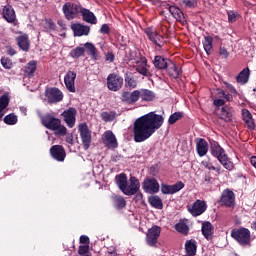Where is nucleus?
<instances>
[{"instance_id": "1", "label": "nucleus", "mask_w": 256, "mask_h": 256, "mask_svg": "<svg viewBox=\"0 0 256 256\" xmlns=\"http://www.w3.org/2000/svg\"><path fill=\"white\" fill-rule=\"evenodd\" d=\"M163 123H165V118L155 112H150L137 118L133 123L135 143H143L153 137V134L163 127Z\"/></svg>"}, {"instance_id": "2", "label": "nucleus", "mask_w": 256, "mask_h": 256, "mask_svg": "<svg viewBox=\"0 0 256 256\" xmlns=\"http://www.w3.org/2000/svg\"><path fill=\"white\" fill-rule=\"evenodd\" d=\"M41 123L50 131H55L56 137H65L67 135V127L61 125V119L55 118L52 114L41 116Z\"/></svg>"}, {"instance_id": "3", "label": "nucleus", "mask_w": 256, "mask_h": 256, "mask_svg": "<svg viewBox=\"0 0 256 256\" xmlns=\"http://www.w3.org/2000/svg\"><path fill=\"white\" fill-rule=\"evenodd\" d=\"M210 151L211 155L218 159L219 163H221L224 169H227V171H233V169H235V164H233V161H231L229 156L226 155L225 149H223L219 143L215 142L212 144Z\"/></svg>"}, {"instance_id": "4", "label": "nucleus", "mask_w": 256, "mask_h": 256, "mask_svg": "<svg viewBox=\"0 0 256 256\" xmlns=\"http://www.w3.org/2000/svg\"><path fill=\"white\" fill-rule=\"evenodd\" d=\"M232 239H235L239 245L242 247H247L251 245V231L247 228H239L231 231Z\"/></svg>"}, {"instance_id": "5", "label": "nucleus", "mask_w": 256, "mask_h": 256, "mask_svg": "<svg viewBox=\"0 0 256 256\" xmlns=\"http://www.w3.org/2000/svg\"><path fill=\"white\" fill-rule=\"evenodd\" d=\"M83 6L81 4L73 3V2H66L62 6V11L67 21H73V19H77L79 14L81 13V9Z\"/></svg>"}, {"instance_id": "6", "label": "nucleus", "mask_w": 256, "mask_h": 256, "mask_svg": "<svg viewBox=\"0 0 256 256\" xmlns=\"http://www.w3.org/2000/svg\"><path fill=\"white\" fill-rule=\"evenodd\" d=\"M78 132L80 134L82 147L85 151H87L89 147H91L92 141L91 131L89 130V126L87 125V123H80L78 125Z\"/></svg>"}, {"instance_id": "7", "label": "nucleus", "mask_w": 256, "mask_h": 256, "mask_svg": "<svg viewBox=\"0 0 256 256\" xmlns=\"http://www.w3.org/2000/svg\"><path fill=\"white\" fill-rule=\"evenodd\" d=\"M186 209L192 217H199L207 211V202L205 200L197 199L193 204H188Z\"/></svg>"}, {"instance_id": "8", "label": "nucleus", "mask_w": 256, "mask_h": 256, "mask_svg": "<svg viewBox=\"0 0 256 256\" xmlns=\"http://www.w3.org/2000/svg\"><path fill=\"white\" fill-rule=\"evenodd\" d=\"M45 97L51 105L61 103L63 101V92L57 87L47 88L45 91Z\"/></svg>"}, {"instance_id": "9", "label": "nucleus", "mask_w": 256, "mask_h": 256, "mask_svg": "<svg viewBox=\"0 0 256 256\" xmlns=\"http://www.w3.org/2000/svg\"><path fill=\"white\" fill-rule=\"evenodd\" d=\"M123 87V77L116 73H111L107 77V88L109 91H119Z\"/></svg>"}, {"instance_id": "10", "label": "nucleus", "mask_w": 256, "mask_h": 256, "mask_svg": "<svg viewBox=\"0 0 256 256\" xmlns=\"http://www.w3.org/2000/svg\"><path fill=\"white\" fill-rule=\"evenodd\" d=\"M161 236V227L155 225L152 226L146 234V243L149 247H155L159 237Z\"/></svg>"}, {"instance_id": "11", "label": "nucleus", "mask_w": 256, "mask_h": 256, "mask_svg": "<svg viewBox=\"0 0 256 256\" xmlns=\"http://www.w3.org/2000/svg\"><path fill=\"white\" fill-rule=\"evenodd\" d=\"M145 35H147L148 39L157 45V47H164L165 45V37L159 32L153 30V28H146L144 31Z\"/></svg>"}, {"instance_id": "12", "label": "nucleus", "mask_w": 256, "mask_h": 256, "mask_svg": "<svg viewBox=\"0 0 256 256\" xmlns=\"http://www.w3.org/2000/svg\"><path fill=\"white\" fill-rule=\"evenodd\" d=\"M218 203L224 207H233L235 205V192L229 188L224 189Z\"/></svg>"}, {"instance_id": "13", "label": "nucleus", "mask_w": 256, "mask_h": 256, "mask_svg": "<svg viewBox=\"0 0 256 256\" xmlns=\"http://www.w3.org/2000/svg\"><path fill=\"white\" fill-rule=\"evenodd\" d=\"M149 64H147V58L140 56L139 60H136L135 71L143 77H153V74L149 71Z\"/></svg>"}, {"instance_id": "14", "label": "nucleus", "mask_w": 256, "mask_h": 256, "mask_svg": "<svg viewBox=\"0 0 256 256\" xmlns=\"http://www.w3.org/2000/svg\"><path fill=\"white\" fill-rule=\"evenodd\" d=\"M62 117L64 118V121L69 129H73V127H75V122L77 121V109L70 107L64 110Z\"/></svg>"}, {"instance_id": "15", "label": "nucleus", "mask_w": 256, "mask_h": 256, "mask_svg": "<svg viewBox=\"0 0 256 256\" xmlns=\"http://www.w3.org/2000/svg\"><path fill=\"white\" fill-rule=\"evenodd\" d=\"M185 188V183L182 181H178L176 184H161V193L163 195H175V193H179L181 189Z\"/></svg>"}, {"instance_id": "16", "label": "nucleus", "mask_w": 256, "mask_h": 256, "mask_svg": "<svg viewBox=\"0 0 256 256\" xmlns=\"http://www.w3.org/2000/svg\"><path fill=\"white\" fill-rule=\"evenodd\" d=\"M234 112L235 110H233V107L225 105L218 109L217 116L218 119H221V121H225V123H231V121H233Z\"/></svg>"}, {"instance_id": "17", "label": "nucleus", "mask_w": 256, "mask_h": 256, "mask_svg": "<svg viewBox=\"0 0 256 256\" xmlns=\"http://www.w3.org/2000/svg\"><path fill=\"white\" fill-rule=\"evenodd\" d=\"M142 188L145 193H157L160 189L159 181L155 178H146L142 183Z\"/></svg>"}, {"instance_id": "18", "label": "nucleus", "mask_w": 256, "mask_h": 256, "mask_svg": "<svg viewBox=\"0 0 256 256\" xmlns=\"http://www.w3.org/2000/svg\"><path fill=\"white\" fill-rule=\"evenodd\" d=\"M102 141L104 145L109 149H117V147H119V144L117 143V137H115V134H113V131L111 130L104 132Z\"/></svg>"}, {"instance_id": "19", "label": "nucleus", "mask_w": 256, "mask_h": 256, "mask_svg": "<svg viewBox=\"0 0 256 256\" xmlns=\"http://www.w3.org/2000/svg\"><path fill=\"white\" fill-rule=\"evenodd\" d=\"M121 101L126 105H135L139 101V90H134L132 92H122Z\"/></svg>"}, {"instance_id": "20", "label": "nucleus", "mask_w": 256, "mask_h": 256, "mask_svg": "<svg viewBox=\"0 0 256 256\" xmlns=\"http://www.w3.org/2000/svg\"><path fill=\"white\" fill-rule=\"evenodd\" d=\"M2 15L3 19H5L7 23H13L14 25H17V14H15V9H13V6H4L2 10Z\"/></svg>"}, {"instance_id": "21", "label": "nucleus", "mask_w": 256, "mask_h": 256, "mask_svg": "<svg viewBox=\"0 0 256 256\" xmlns=\"http://www.w3.org/2000/svg\"><path fill=\"white\" fill-rule=\"evenodd\" d=\"M75 79H77V73L75 71L69 70L64 76L66 89H68L70 93H75Z\"/></svg>"}, {"instance_id": "22", "label": "nucleus", "mask_w": 256, "mask_h": 256, "mask_svg": "<svg viewBox=\"0 0 256 256\" xmlns=\"http://www.w3.org/2000/svg\"><path fill=\"white\" fill-rule=\"evenodd\" d=\"M50 154L53 159L56 161H65V157H67V153L65 152V148L62 145H54L50 148Z\"/></svg>"}, {"instance_id": "23", "label": "nucleus", "mask_w": 256, "mask_h": 256, "mask_svg": "<svg viewBox=\"0 0 256 256\" xmlns=\"http://www.w3.org/2000/svg\"><path fill=\"white\" fill-rule=\"evenodd\" d=\"M74 37H83V35H89L91 32V27L83 25L81 23H74L71 25Z\"/></svg>"}, {"instance_id": "24", "label": "nucleus", "mask_w": 256, "mask_h": 256, "mask_svg": "<svg viewBox=\"0 0 256 256\" xmlns=\"http://www.w3.org/2000/svg\"><path fill=\"white\" fill-rule=\"evenodd\" d=\"M141 187V183L139 179L135 176L130 177V185L126 184V194L128 196L135 195L139 192V188Z\"/></svg>"}, {"instance_id": "25", "label": "nucleus", "mask_w": 256, "mask_h": 256, "mask_svg": "<svg viewBox=\"0 0 256 256\" xmlns=\"http://www.w3.org/2000/svg\"><path fill=\"white\" fill-rule=\"evenodd\" d=\"M196 151L199 157H205L209 152V143L204 138L196 139Z\"/></svg>"}, {"instance_id": "26", "label": "nucleus", "mask_w": 256, "mask_h": 256, "mask_svg": "<svg viewBox=\"0 0 256 256\" xmlns=\"http://www.w3.org/2000/svg\"><path fill=\"white\" fill-rule=\"evenodd\" d=\"M80 15L82 16L83 21L85 23H90V25H97V17L91 10L82 7L80 10Z\"/></svg>"}, {"instance_id": "27", "label": "nucleus", "mask_w": 256, "mask_h": 256, "mask_svg": "<svg viewBox=\"0 0 256 256\" xmlns=\"http://www.w3.org/2000/svg\"><path fill=\"white\" fill-rule=\"evenodd\" d=\"M169 12L171 13L172 17L178 21V23H181L182 25H185L187 23V19H185V14L182 10H180L177 6H169Z\"/></svg>"}, {"instance_id": "28", "label": "nucleus", "mask_w": 256, "mask_h": 256, "mask_svg": "<svg viewBox=\"0 0 256 256\" xmlns=\"http://www.w3.org/2000/svg\"><path fill=\"white\" fill-rule=\"evenodd\" d=\"M169 61H171V59L165 58L161 55H157L154 57L153 65L155 69H159L160 71H163L167 69V66L169 65Z\"/></svg>"}, {"instance_id": "29", "label": "nucleus", "mask_w": 256, "mask_h": 256, "mask_svg": "<svg viewBox=\"0 0 256 256\" xmlns=\"http://www.w3.org/2000/svg\"><path fill=\"white\" fill-rule=\"evenodd\" d=\"M250 77L251 70L249 69V67H246L236 76V83H239V85H247V83H249Z\"/></svg>"}, {"instance_id": "30", "label": "nucleus", "mask_w": 256, "mask_h": 256, "mask_svg": "<svg viewBox=\"0 0 256 256\" xmlns=\"http://www.w3.org/2000/svg\"><path fill=\"white\" fill-rule=\"evenodd\" d=\"M242 118L245 123V125L250 129V131H253L255 129V121L253 120V114L247 109H242Z\"/></svg>"}, {"instance_id": "31", "label": "nucleus", "mask_w": 256, "mask_h": 256, "mask_svg": "<svg viewBox=\"0 0 256 256\" xmlns=\"http://www.w3.org/2000/svg\"><path fill=\"white\" fill-rule=\"evenodd\" d=\"M115 181H116V185L119 187L120 191H122V193H124V195H126L127 183H128L127 174L121 173V174L116 175Z\"/></svg>"}, {"instance_id": "32", "label": "nucleus", "mask_w": 256, "mask_h": 256, "mask_svg": "<svg viewBox=\"0 0 256 256\" xmlns=\"http://www.w3.org/2000/svg\"><path fill=\"white\" fill-rule=\"evenodd\" d=\"M201 231L205 239L209 241L213 237V231H215V227H213V224H211V222L205 221L202 223Z\"/></svg>"}, {"instance_id": "33", "label": "nucleus", "mask_w": 256, "mask_h": 256, "mask_svg": "<svg viewBox=\"0 0 256 256\" xmlns=\"http://www.w3.org/2000/svg\"><path fill=\"white\" fill-rule=\"evenodd\" d=\"M186 256L197 255V241L195 239L187 240L185 243Z\"/></svg>"}, {"instance_id": "34", "label": "nucleus", "mask_w": 256, "mask_h": 256, "mask_svg": "<svg viewBox=\"0 0 256 256\" xmlns=\"http://www.w3.org/2000/svg\"><path fill=\"white\" fill-rule=\"evenodd\" d=\"M17 45L20 47L22 51H29V47H31V44L29 43V36L27 34H23L21 36H18L16 38Z\"/></svg>"}, {"instance_id": "35", "label": "nucleus", "mask_w": 256, "mask_h": 256, "mask_svg": "<svg viewBox=\"0 0 256 256\" xmlns=\"http://www.w3.org/2000/svg\"><path fill=\"white\" fill-rule=\"evenodd\" d=\"M165 70L167 71L170 77H173V79H178L179 75H181V73L179 72V68L177 67V64L171 60L168 62V66Z\"/></svg>"}, {"instance_id": "36", "label": "nucleus", "mask_w": 256, "mask_h": 256, "mask_svg": "<svg viewBox=\"0 0 256 256\" xmlns=\"http://www.w3.org/2000/svg\"><path fill=\"white\" fill-rule=\"evenodd\" d=\"M139 91V99H142V101H155V92L149 90V89H141Z\"/></svg>"}, {"instance_id": "37", "label": "nucleus", "mask_w": 256, "mask_h": 256, "mask_svg": "<svg viewBox=\"0 0 256 256\" xmlns=\"http://www.w3.org/2000/svg\"><path fill=\"white\" fill-rule=\"evenodd\" d=\"M11 99L9 98V94L5 93L0 97V121H2L3 117L5 116L6 107H9V102Z\"/></svg>"}, {"instance_id": "38", "label": "nucleus", "mask_w": 256, "mask_h": 256, "mask_svg": "<svg viewBox=\"0 0 256 256\" xmlns=\"http://www.w3.org/2000/svg\"><path fill=\"white\" fill-rule=\"evenodd\" d=\"M35 71H37V61L32 60L24 68V73L26 77H34L35 76Z\"/></svg>"}, {"instance_id": "39", "label": "nucleus", "mask_w": 256, "mask_h": 256, "mask_svg": "<svg viewBox=\"0 0 256 256\" xmlns=\"http://www.w3.org/2000/svg\"><path fill=\"white\" fill-rule=\"evenodd\" d=\"M202 45L207 55H211V53H213V37L211 35L204 36Z\"/></svg>"}, {"instance_id": "40", "label": "nucleus", "mask_w": 256, "mask_h": 256, "mask_svg": "<svg viewBox=\"0 0 256 256\" xmlns=\"http://www.w3.org/2000/svg\"><path fill=\"white\" fill-rule=\"evenodd\" d=\"M148 203H150L151 207H154V209H163V200L157 195L150 196Z\"/></svg>"}, {"instance_id": "41", "label": "nucleus", "mask_w": 256, "mask_h": 256, "mask_svg": "<svg viewBox=\"0 0 256 256\" xmlns=\"http://www.w3.org/2000/svg\"><path fill=\"white\" fill-rule=\"evenodd\" d=\"M113 204L115 209H118V211H121V209H125L127 207V201L123 196H115L113 198Z\"/></svg>"}, {"instance_id": "42", "label": "nucleus", "mask_w": 256, "mask_h": 256, "mask_svg": "<svg viewBox=\"0 0 256 256\" xmlns=\"http://www.w3.org/2000/svg\"><path fill=\"white\" fill-rule=\"evenodd\" d=\"M100 117L102 120L105 121V123H111L112 121H115L117 118V112L110 111V112H102L100 114Z\"/></svg>"}, {"instance_id": "43", "label": "nucleus", "mask_w": 256, "mask_h": 256, "mask_svg": "<svg viewBox=\"0 0 256 256\" xmlns=\"http://www.w3.org/2000/svg\"><path fill=\"white\" fill-rule=\"evenodd\" d=\"M124 81L126 83V87H130L131 89H135V87H137V80H135L131 73L125 74Z\"/></svg>"}, {"instance_id": "44", "label": "nucleus", "mask_w": 256, "mask_h": 256, "mask_svg": "<svg viewBox=\"0 0 256 256\" xmlns=\"http://www.w3.org/2000/svg\"><path fill=\"white\" fill-rule=\"evenodd\" d=\"M201 164L203 167H205V169H208V171H216L218 175H221V165L215 167L209 160H203Z\"/></svg>"}, {"instance_id": "45", "label": "nucleus", "mask_w": 256, "mask_h": 256, "mask_svg": "<svg viewBox=\"0 0 256 256\" xmlns=\"http://www.w3.org/2000/svg\"><path fill=\"white\" fill-rule=\"evenodd\" d=\"M85 49L88 51L89 55H91L92 59L97 60V48L91 42H87L84 44Z\"/></svg>"}, {"instance_id": "46", "label": "nucleus", "mask_w": 256, "mask_h": 256, "mask_svg": "<svg viewBox=\"0 0 256 256\" xmlns=\"http://www.w3.org/2000/svg\"><path fill=\"white\" fill-rule=\"evenodd\" d=\"M85 55V48L83 47H76L70 51V57L72 59H79V57H83Z\"/></svg>"}, {"instance_id": "47", "label": "nucleus", "mask_w": 256, "mask_h": 256, "mask_svg": "<svg viewBox=\"0 0 256 256\" xmlns=\"http://www.w3.org/2000/svg\"><path fill=\"white\" fill-rule=\"evenodd\" d=\"M17 115L11 113L4 117V123L6 125H17Z\"/></svg>"}, {"instance_id": "48", "label": "nucleus", "mask_w": 256, "mask_h": 256, "mask_svg": "<svg viewBox=\"0 0 256 256\" xmlns=\"http://www.w3.org/2000/svg\"><path fill=\"white\" fill-rule=\"evenodd\" d=\"M183 118V112H175L173 113L169 119H168V124L169 125H175L176 122L179 121V119Z\"/></svg>"}, {"instance_id": "49", "label": "nucleus", "mask_w": 256, "mask_h": 256, "mask_svg": "<svg viewBox=\"0 0 256 256\" xmlns=\"http://www.w3.org/2000/svg\"><path fill=\"white\" fill-rule=\"evenodd\" d=\"M0 63L4 69H13V60L9 57H2Z\"/></svg>"}, {"instance_id": "50", "label": "nucleus", "mask_w": 256, "mask_h": 256, "mask_svg": "<svg viewBox=\"0 0 256 256\" xmlns=\"http://www.w3.org/2000/svg\"><path fill=\"white\" fill-rule=\"evenodd\" d=\"M180 1L186 9H195V7H197V0H180Z\"/></svg>"}, {"instance_id": "51", "label": "nucleus", "mask_w": 256, "mask_h": 256, "mask_svg": "<svg viewBox=\"0 0 256 256\" xmlns=\"http://www.w3.org/2000/svg\"><path fill=\"white\" fill-rule=\"evenodd\" d=\"M78 253L81 256H89V245H81V246H79Z\"/></svg>"}, {"instance_id": "52", "label": "nucleus", "mask_w": 256, "mask_h": 256, "mask_svg": "<svg viewBox=\"0 0 256 256\" xmlns=\"http://www.w3.org/2000/svg\"><path fill=\"white\" fill-rule=\"evenodd\" d=\"M219 55L220 57H223V59H229V51L225 47L219 48Z\"/></svg>"}, {"instance_id": "53", "label": "nucleus", "mask_w": 256, "mask_h": 256, "mask_svg": "<svg viewBox=\"0 0 256 256\" xmlns=\"http://www.w3.org/2000/svg\"><path fill=\"white\" fill-rule=\"evenodd\" d=\"M100 33L103 35H109L111 33V28H109V24H103L100 28Z\"/></svg>"}, {"instance_id": "54", "label": "nucleus", "mask_w": 256, "mask_h": 256, "mask_svg": "<svg viewBox=\"0 0 256 256\" xmlns=\"http://www.w3.org/2000/svg\"><path fill=\"white\" fill-rule=\"evenodd\" d=\"M228 21L229 23H235L237 21V13L235 11L228 12Z\"/></svg>"}, {"instance_id": "55", "label": "nucleus", "mask_w": 256, "mask_h": 256, "mask_svg": "<svg viewBox=\"0 0 256 256\" xmlns=\"http://www.w3.org/2000/svg\"><path fill=\"white\" fill-rule=\"evenodd\" d=\"M105 61L108 63H113V61H115V54L113 52H107L105 54Z\"/></svg>"}, {"instance_id": "56", "label": "nucleus", "mask_w": 256, "mask_h": 256, "mask_svg": "<svg viewBox=\"0 0 256 256\" xmlns=\"http://www.w3.org/2000/svg\"><path fill=\"white\" fill-rule=\"evenodd\" d=\"M225 85H226V89H228V91H230V93L232 95H239V92H237V89H235V86L225 82Z\"/></svg>"}, {"instance_id": "57", "label": "nucleus", "mask_w": 256, "mask_h": 256, "mask_svg": "<svg viewBox=\"0 0 256 256\" xmlns=\"http://www.w3.org/2000/svg\"><path fill=\"white\" fill-rule=\"evenodd\" d=\"M213 105H215L217 107V109H220L219 107H225V100L219 98V99H215L213 101Z\"/></svg>"}, {"instance_id": "58", "label": "nucleus", "mask_w": 256, "mask_h": 256, "mask_svg": "<svg viewBox=\"0 0 256 256\" xmlns=\"http://www.w3.org/2000/svg\"><path fill=\"white\" fill-rule=\"evenodd\" d=\"M46 27L50 29L51 31H55L57 29V25H55L53 20H47L46 21Z\"/></svg>"}, {"instance_id": "59", "label": "nucleus", "mask_w": 256, "mask_h": 256, "mask_svg": "<svg viewBox=\"0 0 256 256\" xmlns=\"http://www.w3.org/2000/svg\"><path fill=\"white\" fill-rule=\"evenodd\" d=\"M80 243L82 245H89V243H90L89 236H86V235L80 236Z\"/></svg>"}, {"instance_id": "60", "label": "nucleus", "mask_w": 256, "mask_h": 256, "mask_svg": "<svg viewBox=\"0 0 256 256\" xmlns=\"http://www.w3.org/2000/svg\"><path fill=\"white\" fill-rule=\"evenodd\" d=\"M136 57H137V53L130 50L127 55V61H135Z\"/></svg>"}, {"instance_id": "61", "label": "nucleus", "mask_w": 256, "mask_h": 256, "mask_svg": "<svg viewBox=\"0 0 256 256\" xmlns=\"http://www.w3.org/2000/svg\"><path fill=\"white\" fill-rule=\"evenodd\" d=\"M66 143H69V145H75V140L73 139V134H67Z\"/></svg>"}, {"instance_id": "62", "label": "nucleus", "mask_w": 256, "mask_h": 256, "mask_svg": "<svg viewBox=\"0 0 256 256\" xmlns=\"http://www.w3.org/2000/svg\"><path fill=\"white\" fill-rule=\"evenodd\" d=\"M185 229H187V226L184 224H176V230L179 231V233H185Z\"/></svg>"}, {"instance_id": "63", "label": "nucleus", "mask_w": 256, "mask_h": 256, "mask_svg": "<svg viewBox=\"0 0 256 256\" xmlns=\"http://www.w3.org/2000/svg\"><path fill=\"white\" fill-rule=\"evenodd\" d=\"M224 99H225V101H228L229 103H231V101H233V94L226 93L224 95Z\"/></svg>"}, {"instance_id": "64", "label": "nucleus", "mask_w": 256, "mask_h": 256, "mask_svg": "<svg viewBox=\"0 0 256 256\" xmlns=\"http://www.w3.org/2000/svg\"><path fill=\"white\" fill-rule=\"evenodd\" d=\"M143 199V193L138 192L135 194V201H142Z\"/></svg>"}]
</instances>
